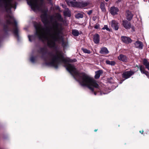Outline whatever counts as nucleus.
<instances>
[{"label":"nucleus","instance_id":"22","mask_svg":"<svg viewBox=\"0 0 149 149\" xmlns=\"http://www.w3.org/2000/svg\"><path fill=\"white\" fill-rule=\"evenodd\" d=\"M72 34L75 36H78L79 34V31L76 30H73L72 31Z\"/></svg>","mask_w":149,"mask_h":149},{"label":"nucleus","instance_id":"35","mask_svg":"<svg viewBox=\"0 0 149 149\" xmlns=\"http://www.w3.org/2000/svg\"><path fill=\"white\" fill-rule=\"evenodd\" d=\"M106 1H108L109 0H105Z\"/></svg>","mask_w":149,"mask_h":149},{"label":"nucleus","instance_id":"5","mask_svg":"<svg viewBox=\"0 0 149 149\" xmlns=\"http://www.w3.org/2000/svg\"><path fill=\"white\" fill-rule=\"evenodd\" d=\"M66 2L70 6L78 7H84L87 6L88 3L87 2L78 3L77 2H73L69 0H66Z\"/></svg>","mask_w":149,"mask_h":149},{"label":"nucleus","instance_id":"15","mask_svg":"<svg viewBox=\"0 0 149 149\" xmlns=\"http://www.w3.org/2000/svg\"><path fill=\"white\" fill-rule=\"evenodd\" d=\"M140 70L142 74H145L148 77V72L146 71L144 67L142 65H141L140 67Z\"/></svg>","mask_w":149,"mask_h":149},{"label":"nucleus","instance_id":"38","mask_svg":"<svg viewBox=\"0 0 149 149\" xmlns=\"http://www.w3.org/2000/svg\"><path fill=\"white\" fill-rule=\"evenodd\" d=\"M64 6H63V7H64Z\"/></svg>","mask_w":149,"mask_h":149},{"label":"nucleus","instance_id":"10","mask_svg":"<svg viewBox=\"0 0 149 149\" xmlns=\"http://www.w3.org/2000/svg\"><path fill=\"white\" fill-rule=\"evenodd\" d=\"M111 26L115 30H118V27L119 25L118 23L115 20H112L111 22Z\"/></svg>","mask_w":149,"mask_h":149},{"label":"nucleus","instance_id":"6","mask_svg":"<svg viewBox=\"0 0 149 149\" xmlns=\"http://www.w3.org/2000/svg\"><path fill=\"white\" fill-rule=\"evenodd\" d=\"M134 72H135L131 71L125 72L123 74L122 77L125 79H127L133 75L134 73Z\"/></svg>","mask_w":149,"mask_h":149},{"label":"nucleus","instance_id":"28","mask_svg":"<svg viewBox=\"0 0 149 149\" xmlns=\"http://www.w3.org/2000/svg\"><path fill=\"white\" fill-rule=\"evenodd\" d=\"M18 31V29H15L14 30V33H15V34H16L17 35V34Z\"/></svg>","mask_w":149,"mask_h":149},{"label":"nucleus","instance_id":"11","mask_svg":"<svg viewBox=\"0 0 149 149\" xmlns=\"http://www.w3.org/2000/svg\"><path fill=\"white\" fill-rule=\"evenodd\" d=\"M134 45L136 47L140 49H142L143 46L142 43L139 41H136L134 43Z\"/></svg>","mask_w":149,"mask_h":149},{"label":"nucleus","instance_id":"24","mask_svg":"<svg viewBox=\"0 0 149 149\" xmlns=\"http://www.w3.org/2000/svg\"><path fill=\"white\" fill-rule=\"evenodd\" d=\"M75 17L77 18H82L83 17V15L82 13H78L75 15Z\"/></svg>","mask_w":149,"mask_h":149},{"label":"nucleus","instance_id":"29","mask_svg":"<svg viewBox=\"0 0 149 149\" xmlns=\"http://www.w3.org/2000/svg\"><path fill=\"white\" fill-rule=\"evenodd\" d=\"M31 61L32 62H34L35 61V58L34 57H32L30 59Z\"/></svg>","mask_w":149,"mask_h":149},{"label":"nucleus","instance_id":"1","mask_svg":"<svg viewBox=\"0 0 149 149\" xmlns=\"http://www.w3.org/2000/svg\"><path fill=\"white\" fill-rule=\"evenodd\" d=\"M63 19L61 15L57 14L56 15L55 20L54 21L51 28L49 29L47 27H43L40 24L36 23L35 24L36 32V34L40 39L44 42H47L48 46L53 47L55 45L56 41H61L63 46L65 48L67 43L64 41L61 36L62 28L61 24L58 22H62Z\"/></svg>","mask_w":149,"mask_h":149},{"label":"nucleus","instance_id":"19","mask_svg":"<svg viewBox=\"0 0 149 149\" xmlns=\"http://www.w3.org/2000/svg\"><path fill=\"white\" fill-rule=\"evenodd\" d=\"M102 73V72L101 70H99L96 72L95 76V78L96 79L100 77V74Z\"/></svg>","mask_w":149,"mask_h":149},{"label":"nucleus","instance_id":"21","mask_svg":"<svg viewBox=\"0 0 149 149\" xmlns=\"http://www.w3.org/2000/svg\"><path fill=\"white\" fill-rule=\"evenodd\" d=\"M100 8L102 10V11L103 12H105L106 11V9L105 7L104 4L103 3H102L100 5Z\"/></svg>","mask_w":149,"mask_h":149},{"label":"nucleus","instance_id":"34","mask_svg":"<svg viewBox=\"0 0 149 149\" xmlns=\"http://www.w3.org/2000/svg\"><path fill=\"white\" fill-rule=\"evenodd\" d=\"M95 28L97 29V26H95Z\"/></svg>","mask_w":149,"mask_h":149},{"label":"nucleus","instance_id":"25","mask_svg":"<svg viewBox=\"0 0 149 149\" xmlns=\"http://www.w3.org/2000/svg\"><path fill=\"white\" fill-rule=\"evenodd\" d=\"M82 50L83 52L89 54L90 53V52L89 50L86 49H83Z\"/></svg>","mask_w":149,"mask_h":149},{"label":"nucleus","instance_id":"12","mask_svg":"<svg viewBox=\"0 0 149 149\" xmlns=\"http://www.w3.org/2000/svg\"><path fill=\"white\" fill-rule=\"evenodd\" d=\"M126 15L127 19L129 20H131L133 16V14L129 11H126Z\"/></svg>","mask_w":149,"mask_h":149},{"label":"nucleus","instance_id":"36","mask_svg":"<svg viewBox=\"0 0 149 149\" xmlns=\"http://www.w3.org/2000/svg\"><path fill=\"white\" fill-rule=\"evenodd\" d=\"M97 131V130H94V131H95V132H96V131Z\"/></svg>","mask_w":149,"mask_h":149},{"label":"nucleus","instance_id":"3","mask_svg":"<svg viewBox=\"0 0 149 149\" xmlns=\"http://www.w3.org/2000/svg\"><path fill=\"white\" fill-rule=\"evenodd\" d=\"M0 6L5 8L7 11H10L11 8H16L15 3L12 0H0Z\"/></svg>","mask_w":149,"mask_h":149},{"label":"nucleus","instance_id":"26","mask_svg":"<svg viewBox=\"0 0 149 149\" xmlns=\"http://www.w3.org/2000/svg\"><path fill=\"white\" fill-rule=\"evenodd\" d=\"M102 29H106L107 30L110 31L111 30L108 27L107 25H104V27L102 28Z\"/></svg>","mask_w":149,"mask_h":149},{"label":"nucleus","instance_id":"14","mask_svg":"<svg viewBox=\"0 0 149 149\" xmlns=\"http://www.w3.org/2000/svg\"><path fill=\"white\" fill-rule=\"evenodd\" d=\"M93 41L96 44H97L99 42V36L98 34H96L94 36Z\"/></svg>","mask_w":149,"mask_h":149},{"label":"nucleus","instance_id":"18","mask_svg":"<svg viewBox=\"0 0 149 149\" xmlns=\"http://www.w3.org/2000/svg\"><path fill=\"white\" fill-rule=\"evenodd\" d=\"M143 63L146 68L149 70V62L146 59H143Z\"/></svg>","mask_w":149,"mask_h":149},{"label":"nucleus","instance_id":"2","mask_svg":"<svg viewBox=\"0 0 149 149\" xmlns=\"http://www.w3.org/2000/svg\"><path fill=\"white\" fill-rule=\"evenodd\" d=\"M68 61L63 57L62 52L57 51L55 55L51 57L49 61L46 64L57 68L60 63H63L67 70L81 85L86 86L92 91L93 90V88H98V84L93 78L85 73H79L74 65L67 64Z\"/></svg>","mask_w":149,"mask_h":149},{"label":"nucleus","instance_id":"16","mask_svg":"<svg viewBox=\"0 0 149 149\" xmlns=\"http://www.w3.org/2000/svg\"><path fill=\"white\" fill-rule=\"evenodd\" d=\"M41 18L42 22L45 24L47 23V20L46 15L45 14L41 15Z\"/></svg>","mask_w":149,"mask_h":149},{"label":"nucleus","instance_id":"33","mask_svg":"<svg viewBox=\"0 0 149 149\" xmlns=\"http://www.w3.org/2000/svg\"><path fill=\"white\" fill-rule=\"evenodd\" d=\"M76 61H77V60L76 59H74V62H76Z\"/></svg>","mask_w":149,"mask_h":149},{"label":"nucleus","instance_id":"31","mask_svg":"<svg viewBox=\"0 0 149 149\" xmlns=\"http://www.w3.org/2000/svg\"><path fill=\"white\" fill-rule=\"evenodd\" d=\"M132 31H134V28L133 27V26H132Z\"/></svg>","mask_w":149,"mask_h":149},{"label":"nucleus","instance_id":"8","mask_svg":"<svg viewBox=\"0 0 149 149\" xmlns=\"http://www.w3.org/2000/svg\"><path fill=\"white\" fill-rule=\"evenodd\" d=\"M122 24L123 26L126 29H129L131 27L130 23L127 20H123Z\"/></svg>","mask_w":149,"mask_h":149},{"label":"nucleus","instance_id":"7","mask_svg":"<svg viewBox=\"0 0 149 149\" xmlns=\"http://www.w3.org/2000/svg\"><path fill=\"white\" fill-rule=\"evenodd\" d=\"M121 39L122 41L125 43L129 44L132 42V40L129 37L122 36L121 37Z\"/></svg>","mask_w":149,"mask_h":149},{"label":"nucleus","instance_id":"30","mask_svg":"<svg viewBox=\"0 0 149 149\" xmlns=\"http://www.w3.org/2000/svg\"><path fill=\"white\" fill-rule=\"evenodd\" d=\"M92 13V11H90L88 13V15H90Z\"/></svg>","mask_w":149,"mask_h":149},{"label":"nucleus","instance_id":"20","mask_svg":"<svg viewBox=\"0 0 149 149\" xmlns=\"http://www.w3.org/2000/svg\"><path fill=\"white\" fill-rule=\"evenodd\" d=\"M106 62L107 64L111 65H114L115 64V62L113 61H110L109 60H107Z\"/></svg>","mask_w":149,"mask_h":149},{"label":"nucleus","instance_id":"4","mask_svg":"<svg viewBox=\"0 0 149 149\" xmlns=\"http://www.w3.org/2000/svg\"><path fill=\"white\" fill-rule=\"evenodd\" d=\"M28 3L31 9L35 11L40 10L41 5L40 3L42 0H27Z\"/></svg>","mask_w":149,"mask_h":149},{"label":"nucleus","instance_id":"27","mask_svg":"<svg viewBox=\"0 0 149 149\" xmlns=\"http://www.w3.org/2000/svg\"><path fill=\"white\" fill-rule=\"evenodd\" d=\"M28 38H29V40L30 42H31L32 40V39L34 38V36H29Z\"/></svg>","mask_w":149,"mask_h":149},{"label":"nucleus","instance_id":"32","mask_svg":"<svg viewBox=\"0 0 149 149\" xmlns=\"http://www.w3.org/2000/svg\"><path fill=\"white\" fill-rule=\"evenodd\" d=\"M143 130H142V131H140V133H142H142H143Z\"/></svg>","mask_w":149,"mask_h":149},{"label":"nucleus","instance_id":"17","mask_svg":"<svg viewBox=\"0 0 149 149\" xmlns=\"http://www.w3.org/2000/svg\"><path fill=\"white\" fill-rule=\"evenodd\" d=\"M100 52L102 54H106L108 53L109 51L106 48L104 47L101 49Z\"/></svg>","mask_w":149,"mask_h":149},{"label":"nucleus","instance_id":"13","mask_svg":"<svg viewBox=\"0 0 149 149\" xmlns=\"http://www.w3.org/2000/svg\"><path fill=\"white\" fill-rule=\"evenodd\" d=\"M118 59L119 60L122 61L123 62H126L127 61V57L123 54H120L118 56Z\"/></svg>","mask_w":149,"mask_h":149},{"label":"nucleus","instance_id":"39","mask_svg":"<svg viewBox=\"0 0 149 149\" xmlns=\"http://www.w3.org/2000/svg\"><path fill=\"white\" fill-rule=\"evenodd\" d=\"M94 94H95V95H96V94H95V93H94Z\"/></svg>","mask_w":149,"mask_h":149},{"label":"nucleus","instance_id":"23","mask_svg":"<svg viewBox=\"0 0 149 149\" xmlns=\"http://www.w3.org/2000/svg\"><path fill=\"white\" fill-rule=\"evenodd\" d=\"M46 51V50L45 49L43 48H40L39 51V53L42 54H44Z\"/></svg>","mask_w":149,"mask_h":149},{"label":"nucleus","instance_id":"37","mask_svg":"<svg viewBox=\"0 0 149 149\" xmlns=\"http://www.w3.org/2000/svg\"><path fill=\"white\" fill-rule=\"evenodd\" d=\"M64 13L65 14V11L64 12Z\"/></svg>","mask_w":149,"mask_h":149},{"label":"nucleus","instance_id":"9","mask_svg":"<svg viewBox=\"0 0 149 149\" xmlns=\"http://www.w3.org/2000/svg\"><path fill=\"white\" fill-rule=\"evenodd\" d=\"M119 10L118 8L115 7H112L110 8V13L113 15L117 14Z\"/></svg>","mask_w":149,"mask_h":149}]
</instances>
